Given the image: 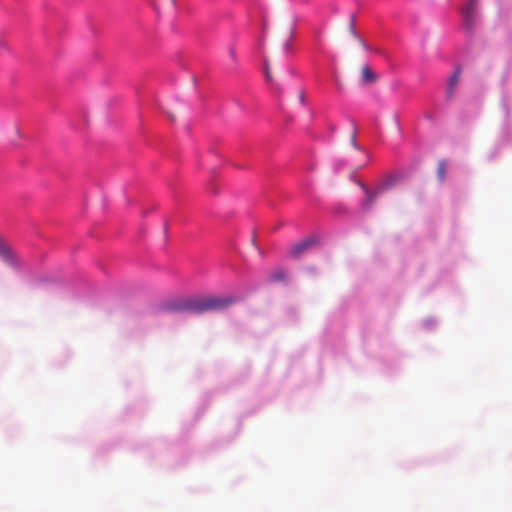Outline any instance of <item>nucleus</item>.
<instances>
[{
    "mask_svg": "<svg viewBox=\"0 0 512 512\" xmlns=\"http://www.w3.org/2000/svg\"><path fill=\"white\" fill-rule=\"evenodd\" d=\"M356 135H357V127L356 125L353 123V132H352V135H351V139H350V142H351V145L355 148V149H360L358 143H357V140H356Z\"/></svg>",
    "mask_w": 512,
    "mask_h": 512,
    "instance_id": "nucleus-12",
    "label": "nucleus"
},
{
    "mask_svg": "<svg viewBox=\"0 0 512 512\" xmlns=\"http://www.w3.org/2000/svg\"><path fill=\"white\" fill-rule=\"evenodd\" d=\"M231 296H198L168 303L164 306L166 312L203 314L207 312L222 311L235 303Z\"/></svg>",
    "mask_w": 512,
    "mask_h": 512,
    "instance_id": "nucleus-1",
    "label": "nucleus"
},
{
    "mask_svg": "<svg viewBox=\"0 0 512 512\" xmlns=\"http://www.w3.org/2000/svg\"><path fill=\"white\" fill-rule=\"evenodd\" d=\"M479 0H469L462 10L464 27L472 32L476 26Z\"/></svg>",
    "mask_w": 512,
    "mask_h": 512,
    "instance_id": "nucleus-3",
    "label": "nucleus"
},
{
    "mask_svg": "<svg viewBox=\"0 0 512 512\" xmlns=\"http://www.w3.org/2000/svg\"><path fill=\"white\" fill-rule=\"evenodd\" d=\"M264 73L266 80L268 82H272V74H271V68H270V62L267 58L264 59Z\"/></svg>",
    "mask_w": 512,
    "mask_h": 512,
    "instance_id": "nucleus-10",
    "label": "nucleus"
},
{
    "mask_svg": "<svg viewBox=\"0 0 512 512\" xmlns=\"http://www.w3.org/2000/svg\"><path fill=\"white\" fill-rule=\"evenodd\" d=\"M460 74H461V70H460V68H457L455 70L454 74L449 79L448 88H447V93H448L449 97L452 96L454 89L459 82Z\"/></svg>",
    "mask_w": 512,
    "mask_h": 512,
    "instance_id": "nucleus-9",
    "label": "nucleus"
},
{
    "mask_svg": "<svg viewBox=\"0 0 512 512\" xmlns=\"http://www.w3.org/2000/svg\"><path fill=\"white\" fill-rule=\"evenodd\" d=\"M299 99H300L301 103H302V104H304V102H305V96H304V93H300V95H299Z\"/></svg>",
    "mask_w": 512,
    "mask_h": 512,
    "instance_id": "nucleus-14",
    "label": "nucleus"
},
{
    "mask_svg": "<svg viewBox=\"0 0 512 512\" xmlns=\"http://www.w3.org/2000/svg\"><path fill=\"white\" fill-rule=\"evenodd\" d=\"M360 41H361V44H362L364 47H366L365 41H363V40H361V39H360Z\"/></svg>",
    "mask_w": 512,
    "mask_h": 512,
    "instance_id": "nucleus-15",
    "label": "nucleus"
},
{
    "mask_svg": "<svg viewBox=\"0 0 512 512\" xmlns=\"http://www.w3.org/2000/svg\"><path fill=\"white\" fill-rule=\"evenodd\" d=\"M362 80L364 83H374L377 80V75L372 72L368 65H365L361 69Z\"/></svg>",
    "mask_w": 512,
    "mask_h": 512,
    "instance_id": "nucleus-8",
    "label": "nucleus"
},
{
    "mask_svg": "<svg viewBox=\"0 0 512 512\" xmlns=\"http://www.w3.org/2000/svg\"><path fill=\"white\" fill-rule=\"evenodd\" d=\"M349 30L353 36L358 37L356 30H355V16L354 15L350 16Z\"/></svg>",
    "mask_w": 512,
    "mask_h": 512,
    "instance_id": "nucleus-13",
    "label": "nucleus"
},
{
    "mask_svg": "<svg viewBox=\"0 0 512 512\" xmlns=\"http://www.w3.org/2000/svg\"><path fill=\"white\" fill-rule=\"evenodd\" d=\"M394 183V179H387L373 190L368 189L364 184H362L361 187L366 195V199L362 202V207L366 210L370 209L375 199L387 192L394 185Z\"/></svg>",
    "mask_w": 512,
    "mask_h": 512,
    "instance_id": "nucleus-2",
    "label": "nucleus"
},
{
    "mask_svg": "<svg viewBox=\"0 0 512 512\" xmlns=\"http://www.w3.org/2000/svg\"><path fill=\"white\" fill-rule=\"evenodd\" d=\"M295 35V28L293 25H290L285 32L284 42H283V50L285 53H290L292 51V39Z\"/></svg>",
    "mask_w": 512,
    "mask_h": 512,
    "instance_id": "nucleus-6",
    "label": "nucleus"
},
{
    "mask_svg": "<svg viewBox=\"0 0 512 512\" xmlns=\"http://www.w3.org/2000/svg\"><path fill=\"white\" fill-rule=\"evenodd\" d=\"M445 173H446V164L444 161H441V162H439L438 167H437V174L441 181L444 180Z\"/></svg>",
    "mask_w": 512,
    "mask_h": 512,
    "instance_id": "nucleus-11",
    "label": "nucleus"
},
{
    "mask_svg": "<svg viewBox=\"0 0 512 512\" xmlns=\"http://www.w3.org/2000/svg\"><path fill=\"white\" fill-rule=\"evenodd\" d=\"M0 258L10 266L15 264V256L13 252L2 242H0Z\"/></svg>",
    "mask_w": 512,
    "mask_h": 512,
    "instance_id": "nucleus-5",
    "label": "nucleus"
},
{
    "mask_svg": "<svg viewBox=\"0 0 512 512\" xmlns=\"http://www.w3.org/2000/svg\"><path fill=\"white\" fill-rule=\"evenodd\" d=\"M268 279L270 282H284L287 279V273L283 268H276L270 272Z\"/></svg>",
    "mask_w": 512,
    "mask_h": 512,
    "instance_id": "nucleus-7",
    "label": "nucleus"
},
{
    "mask_svg": "<svg viewBox=\"0 0 512 512\" xmlns=\"http://www.w3.org/2000/svg\"><path fill=\"white\" fill-rule=\"evenodd\" d=\"M315 243V238H307L299 243L294 244L291 247V256L294 258H299L308 248H310Z\"/></svg>",
    "mask_w": 512,
    "mask_h": 512,
    "instance_id": "nucleus-4",
    "label": "nucleus"
}]
</instances>
